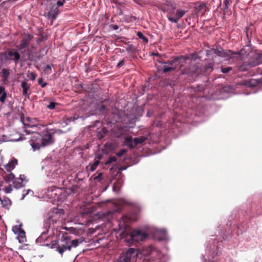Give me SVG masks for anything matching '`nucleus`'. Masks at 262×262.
<instances>
[{
    "label": "nucleus",
    "mask_w": 262,
    "mask_h": 262,
    "mask_svg": "<svg viewBox=\"0 0 262 262\" xmlns=\"http://www.w3.org/2000/svg\"><path fill=\"white\" fill-rule=\"evenodd\" d=\"M38 82L41 88H44L47 85V83L43 82L41 78H40L38 79Z\"/></svg>",
    "instance_id": "nucleus-38"
},
{
    "label": "nucleus",
    "mask_w": 262,
    "mask_h": 262,
    "mask_svg": "<svg viewBox=\"0 0 262 262\" xmlns=\"http://www.w3.org/2000/svg\"><path fill=\"white\" fill-rule=\"evenodd\" d=\"M18 234L22 238L25 237V232L23 230V229L20 232L18 233Z\"/></svg>",
    "instance_id": "nucleus-44"
},
{
    "label": "nucleus",
    "mask_w": 262,
    "mask_h": 262,
    "mask_svg": "<svg viewBox=\"0 0 262 262\" xmlns=\"http://www.w3.org/2000/svg\"><path fill=\"white\" fill-rule=\"evenodd\" d=\"M64 1H58L56 3V4H55L57 7L62 6L64 4Z\"/></svg>",
    "instance_id": "nucleus-45"
},
{
    "label": "nucleus",
    "mask_w": 262,
    "mask_h": 262,
    "mask_svg": "<svg viewBox=\"0 0 262 262\" xmlns=\"http://www.w3.org/2000/svg\"><path fill=\"white\" fill-rule=\"evenodd\" d=\"M105 110V106L104 105H101L99 108L100 112H101Z\"/></svg>",
    "instance_id": "nucleus-46"
},
{
    "label": "nucleus",
    "mask_w": 262,
    "mask_h": 262,
    "mask_svg": "<svg viewBox=\"0 0 262 262\" xmlns=\"http://www.w3.org/2000/svg\"><path fill=\"white\" fill-rule=\"evenodd\" d=\"M112 28L115 30H116L118 29V26L116 25H113L112 26Z\"/></svg>",
    "instance_id": "nucleus-48"
},
{
    "label": "nucleus",
    "mask_w": 262,
    "mask_h": 262,
    "mask_svg": "<svg viewBox=\"0 0 262 262\" xmlns=\"http://www.w3.org/2000/svg\"><path fill=\"white\" fill-rule=\"evenodd\" d=\"M22 230V228H21V225L19 226H14L12 227V231L15 234H17L20 232V231Z\"/></svg>",
    "instance_id": "nucleus-31"
},
{
    "label": "nucleus",
    "mask_w": 262,
    "mask_h": 262,
    "mask_svg": "<svg viewBox=\"0 0 262 262\" xmlns=\"http://www.w3.org/2000/svg\"><path fill=\"white\" fill-rule=\"evenodd\" d=\"M26 134L29 135L31 132H26Z\"/></svg>",
    "instance_id": "nucleus-52"
},
{
    "label": "nucleus",
    "mask_w": 262,
    "mask_h": 262,
    "mask_svg": "<svg viewBox=\"0 0 262 262\" xmlns=\"http://www.w3.org/2000/svg\"><path fill=\"white\" fill-rule=\"evenodd\" d=\"M0 200L2 201V204L4 207H7L11 205V201L9 199L2 201L0 198Z\"/></svg>",
    "instance_id": "nucleus-34"
},
{
    "label": "nucleus",
    "mask_w": 262,
    "mask_h": 262,
    "mask_svg": "<svg viewBox=\"0 0 262 262\" xmlns=\"http://www.w3.org/2000/svg\"><path fill=\"white\" fill-rule=\"evenodd\" d=\"M4 55L6 60H12L15 64L18 63L20 58L19 53L15 50H11L8 52H6Z\"/></svg>",
    "instance_id": "nucleus-8"
},
{
    "label": "nucleus",
    "mask_w": 262,
    "mask_h": 262,
    "mask_svg": "<svg viewBox=\"0 0 262 262\" xmlns=\"http://www.w3.org/2000/svg\"><path fill=\"white\" fill-rule=\"evenodd\" d=\"M47 133L44 135L42 138V147L51 145L54 143V139H53L52 135L50 132Z\"/></svg>",
    "instance_id": "nucleus-12"
},
{
    "label": "nucleus",
    "mask_w": 262,
    "mask_h": 262,
    "mask_svg": "<svg viewBox=\"0 0 262 262\" xmlns=\"http://www.w3.org/2000/svg\"><path fill=\"white\" fill-rule=\"evenodd\" d=\"M101 126L102 123L100 121L96 120L93 124L89 126L88 129L89 131H97Z\"/></svg>",
    "instance_id": "nucleus-19"
},
{
    "label": "nucleus",
    "mask_w": 262,
    "mask_h": 262,
    "mask_svg": "<svg viewBox=\"0 0 262 262\" xmlns=\"http://www.w3.org/2000/svg\"><path fill=\"white\" fill-rule=\"evenodd\" d=\"M80 117H79L78 116H76L75 115L73 117H70L69 119H68V122H74L76 120L78 119V118H79Z\"/></svg>",
    "instance_id": "nucleus-41"
},
{
    "label": "nucleus",
    "mask_w": 262,
    "mask_h": 262,
    "mask_svg": "<svg viewBox=\"0 0 262 262\" xmlns=\"http://www.w3.org/2000/svg\"><path fill=\"white\" fill-rule=\"evenodd\" d=\"M125 169H126V167H123V166H122V167H120L119 168V170H121H121H125Z\"/></svg>",
    "instance_id": "nucleus-50"
},
{
    "label": "nucleus",
    "mask_w": 262,
    "mask_h": 262,
    "mask_svg": "<svg viewBox=\"0 0 262 262\" xmlns=\"http://www.w3.org/2000/svg\"><path fill=\"white\" fill-rule=\"evenodd\" d=\"M199 56L198 54L196 53L190 54L189 56H182L179 57L180 61L179 63L181 64V68L183 66V63H190L192 62H195L198 59H199Z\"/></svg>",
    "instance_id": "nucleus-9"
},
{
    "label": "nucleus",
    "mask_w": 262,
    "mask_h": 262,
    "mask_svg": "<svg viewBox=\"0 0 262 262\" xmlns=\"http://www.w3.org/2000/svg\"><path fill=\"white\" fill-rule=\"evenodd\" d=\"M62 1H64V2H65V1H66V0H62Z\"/></svg>",
    "instance_id": "nucleus-56"
},
{
    "label": "nucleus",
    "mask_w": 262,
    "mask_h": 262,
    "mask_svg": "<svg viewBox=\"0 0 262 262\" xmlns=\"http://www.w3.org/2000/svg\"><path fill=\"white\" fill-rule=\"evenodd\" d=\"M3 132H0V144L3 142H8V140H16V139L11 137H7V135L3 134Z\"/></svg>",
    "instance_id": "nucleus-24"
},
{
    "label": "nucleus",
    "mask_w": 262,
    "mask_h": 262,
    "mask_svg": "<svg viewBox=\"0 0 262 262\" xmlns=\"http://www.w3.org/2000/svg\"><path fill=\"white\" fill-rule=\"evenodd\" d=\"M31 146H32V148H33V150L34 151L36 150H38L40 149V148L41 146V144H40L39 143H35L34 142H33L31 144Z\"/></svg>",
    "instance_id": "nucleus-28"
},
{
    "label": "nucleus",
    "mask_w": 262,
    "mask_h": 262,
    "mask_svg": "<svg viewBox=\"0 0 262 262\" xmlns=\"http://www.w3.org/2000/svg\"><path fill=\"white\" fill-rule=\"evenodd\" d=\"M212 51L213 52V53L215 54V55L222 57L225 56V55H227L229 56H232L233 54H235L234 53L232 52L230 50L224 52L222 48H220L219 49H217L215 50L213 49Z\"/></svg>",
    "instance_id": "nucleus-15"
},
{
    "label": "nucleus",
    "mask_w": 262,
    "mask_h": 262,
    "mask_svg": "<svg viewBox=\"0 0 262 262\" xmlns=\"http://www.w3.org/2000/svg\"><path fill=\"white\" fill-rule=\"evenodd\" d=\"M17 164V160L14 158L5 165V169L8 172H11V171L15 168V165Z\"/></svg>",
    "instance_id": "nucleus-18"
},
{
    "label": "nucleus",
    "mask_w": 262,
    "mask_h": 262,
    "mask_svg": "<svg viewBox=\"0 0 262 262\" xmlns=\"http://www.w3.org/2000/svg\"><path fill=\"white\" fill-rule=\"evenodd\" d=\"M117 160V158L113 156V157H110L105 162V164L106 165L110 164L112 163V162H115Z\"/></svg>",
    "instance_id": "nucleus-33"
},
{
    "label": "nucleus",
    "mask_w": 262,
    "mask_h": 262,
    "mask_svg": "<svg viewBox=\"0 0 262 262\" xmlns=\"http://www.w3.org/2000/svg\"><path fill=\"white\" fill-rule=\"evenodd\" d=\"M21 85L23 88V95L28 96V90L30 89V85H28L26 81L22 82Z\"/></svg>",
    "instance_id": "nucleus-23"
},
{
    "label": "nucleus",
    "mask_w": 262,
    "mask_h": 262,
    "mask_svg": "<svg viewBox=\"0 0 262 262\" xmlns=\"http://www.w3.org/2000/svg\"><path fill=\"white\" fill-rule=\"evenodd\" d=\"M28 76L32 80H34L36 77V74L33 72L28 73Z\"/></svg>",
    "instance_id": "nucleus-39"
},
{
    "label": "nucleus",
    "mask_w": 262,
    "mask_h": 262,
    "mask_svg": "<svg viewBox=\"0 0 262 262\" xmlns=\"http://www.w3.org/2000/svg\"><path fill=\"white\" fill-rule=\"evenodd\" d=\"M260 63H262V53L255 54L251 61L249 63L244 62L239 67V70L241 71H246L250 68L255 67Z\"/></svg>",
    "instance_id": "nucleus-4"
},
{
    "label": "nucleus",
    "mask_w": 262,
    "mask_h": 262,
    "mask_svg": "<svg viewBox=\"0 0 262 262\" xmlns=\"http://www.w3.org/2000/svg\"><path fill=\"white\" fill-rule=\"evenodd\" d=\"M106 133V132H98V135H97L98 138H99L100 139L102 138L103 137H104V134Z\"/></svg>",
    "instance_id": "nucleus-43"
},
{
    "label": "nucleus",
    "mask_w": 262,
    "mask_h": 262,
    "mask_svg": "<svg viewBox=\"0 0 262 262\" xmlns=\"http://www.w3.org/2000/svg\"><path fill=\"white\" fill-rule=\"evenodd\" d=\"M83 237L71 239L70 236L66 235H63L59 243L56 246V251L62 256L63 253L67 251H71L72 248H76L78 245L84 242Z\"/></svg>",
    "instance_id": "nucleus-1"
},
{
    "label": "nucleus",
    "mask_w": 262,
    "mask_h": 262,
    "mask_svg": "<svg viewBox=\"0 0 262 262\" xmlns=\"http://www.w3.org/2000/svg\"><path fill=\"white\" fill-rule=\"evenodd\" d=\"M213 63L210 60L206 61L205 66L203 69H199L198 66H190L188 71L191 73H200L202 72H210L213 70Z\"/></svg>",
    "instance_id": "nucleus-6"
},
{
    "label": "nucleus",
    "mask_w": 262,
    "mask_h": 262,
    "mask_svg": "<svg viewBox=\"0 0 262 262\" xmlns=\"http://www.w3.org/2000/svg\"><path fill=\"white\" fill-rule=\"evenodd\" d=\"M7 137H11L16 139V140H8V141L16 142L18 141L23 140L25 138H24L19 132H12V134L7 135Z\"/></svg>",
    "instance_id": "nucleus-16"
},
{
    "label": "nucleus",
    "mask_w": 262,
    "mask_h": 262,
    "mask_svg": "<svg viewBox=\"0 0 262 262\" xmlns=\"http://www.w3.org/2000/svg\"><path fill=\"white\" fill-rule=\"evenodd\" d=\"M138 255L137 251L134 248H129L125 253H122L115 262H133Z\"/></svg>",
    "instance_id": "nucleus-3"
},
{
    "label": "nucleus",
    "mask_w": 262,
    "mask_h": 262,
    "mask_svg": "<svg viewBox=\"0 0 262 262\" xmlns=\"http://www.w3.org/2000/svg\"><path fill=\"white\" fill-rule=\"evenodd\" d=\"M100 131L104 132V131H106V130H105V129L104 128V127H102V128H101V130H100Z\"/></svg>",
    "instance_id": "nucleus-51"
},
{
    "label": "nucleus",
    "mask_w": 262,
    "mask_h": 262,
    "mask_svg": "<svg viewBox=\"0 0 262 262\" xmlns=\"http://www.w3.org/2000/svg\"><path fill=\"white\" fill-rule=\"evenodd\" d=\"M137 35L138 36V37L142 39V40L145 43H147L148 42V39H147V38L145 36H144L141 32H140V31L138 32L137 33Z\"/></svg>",
    "instance_id": "nucleus-27"
},
{
    "label": "nucleus",
    "mask_w": 262,
    "mask_h": 262,
    "mask_svg": "<svg viewBox=\"0 0 262 262\" xmlns=\"http://www.w3.org/2000/svg\"><path fill=\"white\" fill-rule=\"evenodd\" d=\"M174 8L172 6H170V7H168L167 8L163 9L162 10L163 12H166L168 13L169 14H172L174 13Z\"/></svg>",
    "instance_id": "nucleus-29"
},
{
    "label": "nucleus",
    "mask_w": 262,
    "mask_h": 262,
    "mask_svg": "<svg viewBox=\"0 0 262 262\" xmlns=\"http://www.w3.org/2000/svg\"><path fill=\"white\" fill-rule=\"evenodd\" d=\"M158 252V251L152 246H150L146 250L145 254H148L151 258H155L156 254Z\"/></svg>",
    "instance_id": "nucleus-20"
},
{
    "label": "nucleus",
    "mask_w": 262,
    "mask_h": 262,
    "mask_svg": "<svg viewBox=\"0 0 262 262\" xmlns=\"http://www.w3.org/2000/svg\"><path fill=\"white\" fill-rule=\"evenodd\" d=\"M112 144H105V147H106V148H111V146H112Z\"/></svg>",
    "instance_id": "nucleus-49"
},
{
    "label": "nucleus",
    "mask_w": 262,
    "mask_h": 262,
    "mask_svg": "<svg viewBox=\"0 0 262 262\" xmlns=\"http://www.w3.org/2000/svg\"><path fill=\"white\" fill-rule=\"evenodd\" d=\"M44 72L47 74H50L52 73L51 66L48 64L44 68Z\"/></svg>",
    "instance_id": "nucleus-32"
},
{
    "label": "nucleus",
    "mask_w": 262,
    "mask_h": 262,
    "mask_svg": "<svg viewBox=\"0 0 262 262\" xmlns=\"http://www.w3.org/2000/svg\"><path fill=\"white\" fill-rule=\"evenodd\" d=\"M147 237V234L140 230H133L130 233V237L133 241H143Z\"/></svg>",
    "instance_id": "nucleus-10"
},
{
    "label": "nucleus",
    "mask_w": 262,
    "mask_h": 262,
    "mask_svg": "<svg viewBox=\"0 0 262 262\" xmlns=\"http://www.w3.org/2000/svg\"><path fill=\"white\" fill-rule=\"evenodd\" d=\"M147 139H148V137L145 136L135 138L134 139L131 137H127L125 139L124 144L130 149H133L135 148L138 144L143 143Z\"/></svg>",
    "instance_id": "nucleus-5"
},
{
    "label": "nucleus",
    "mask_w": 262,
    "mask_h": 262,
    "mask_svg": "<svg viewBox=\"0 0 262 262\" xmlns=\"http://www.w3.org/2000/svg\"><path fill=\"white\" fill-rule=\"evenodd\" d=\"M7 93L4 86H0V102L4 103L6 101Z\"/></svg>",
    "instance_id": "nucleus-21"
},
{
    "label": "nucleus",
    "mask_w": 262,
    "mask_h": 262,
    "mask_svg": "<svg viewBox=\"0 0 262 262\" xmlns=\"http://www.w3.org/2000/svg\"><path fill=\"white\" fill-rule=\"evenodd\" d=\"M25 177L24 175H20L19 178H14L13 181V186L16 189H18L23 187L24 185L23 184V182L25 181Z\"/></svg>",
    "instance_id": "nucleus-13"
},
{
    "label": "nucleus",
    "mask_w": 262,
    "mask_h": 262,
    "mask_svg": "<svg viewBox=\"0 0 262 262\" xmlns=\"http://www.w3.org/2000/svg\"><path fill=\"white\" fill-rule=\"evenodd\" d=\"M3 190L6 193H10L12 191V185H9V186L5 187L3 188Z\"/></svg>",
    "instance_id": "nucleus-35"
},
{
    "label": "nucleus",
    "mask_w": 262,
    "mask_h": 262,
    "mask_svg": "<svg viewBox=\"0 0 262 262\" xmlns=\"http://www.w3.org/2000/svg\"><path fill=\"white\" fill-rule=\"evenodd\" d=\"M99 163L100 162L99 160H96L93 164L90 165V170L92 171H94L96 169Z\"/></svg>",
    "instance_id": "nucleus-30"
},
{
    "label": "nucleus",
    "mask_w": 262,
    "mask_h": 262,
    "mask_svg": "<svg viewBox=\"0 0 262 262\" xmlns=\"http://www.w3.org/2000/svg\"><path fill=\"white\" fill-rule=\"evenodd\" d=\"M3 178L6 183H9L11 181L13 182L15 178V176L12 172H10V173L4 175Z\"/></svg>",
    "instance_id": "nucleus-22"
},
{
    "label": "nucleus",
    "mask_w": 262,
    "mask_h": 262,
    "mask_svg": "<svg viewBox=\"0 0 262 262\" xmlns=\"http://www.w3.org/2000/svg\"><path fill=\"white\" fill-rule=\"evenodd\" d=\"M114 190H116V187H115V186L114 187Z\"/></svg>",
    "instance_id": "nucleus-55"
},
{
    "label": "nucleus",
    "mask_w": 262,
    "mask_h": 262,
    "mask_svg": "<svg viewBox=\"0 0 262 262\" xmlns=\"http://www.w3.org/2000/svg\"><path fill=\"white\" fill-rule=\"evenodd\" d=\"M33 36L30 34L26 35L22 39L20 43L18 46L19 49H23L26 48L32 40Z\"/></svg>",
    "instance_id": "nucleus-14"
},
{
    "label": "nucleus",
    "mask_w": 262,
    "mask_h": 262,
    "mask_svg": "<svg viewBox=\"0 0 262 262\" xmlns=\"http://www.w3.org/2000/svg\"><path fill=\"white\" fill-rule=\"evenodd\" d=\"M2 77L3 79V80L5 81L7 80L8 77L10 75V72L9 70L7 69H3L2 70Z\"/></svg>",
    "instance_id": "nucleus-25"
},
{
    "label": "nucleus",
    "mask_w": 262,
    "mask_h": 262,
    "mask_svg": "<svg viewBox=\"0 0 262 262\" xmlns=\"http://www.w3.org/2000/svg\"><path fill=\"white\" fill-rule=\"evenodd\" d=\"M58 13L59 9L57 6L55 4L51 5L46 16L48 18H51L53 21L56 19Z\"/></svg>",
    "instance_id": "nucleus-11"
},
{
    "label": "nucleus",
    "mask_w": 262,
    "mask_h": 262,
    "mask_svg": "<svg viewBox=\"0 0 262 262\" xmlns=\"http://www.w3.org/2000/svg\"><path fill=\"white\" fill-rule=\"evenodd\" d=\"M186 12V11L185 10L179 9L177 11L175 16L179 20V19L184 15Z\"/></svg>",
    "instance_id": "nucleus-26"
},
{
    "label": "nucleus",
    "mask_w": 262,
    "mask_h": 262,
    "mask_svg": "<svg viewBox=\"0 0 262 262\" xmlns=\"http://www.w3.org/2000/svg\"><path fill=\"white\" fill-rule=\"evenodd\" d=\"M168 19L170 21V22H172V23H178V21H179V20L178 19V18H176V17H170V16H168Z\"/></svg>",
    "instance_id": "nucleus-36"
},
{
    "label": "nucleus",
    "mask_w": 262,
    "mask_h": 262,
    "mask_svg": "<svg viewBox=\"0 0 262 262\" xmlns=\"http://www.w3.org/2000/svg\"><path fill=\"white\" fill-rule=\"evenodd\" d=\"M232 68L231 67H226L222 68L221 71L224 73H227L229 71L231 70Z\"/></svg>",
    "instance_id": "nucleus-40"
},
{
    "label": "nucleus",
    "mask_w": 262,
    "mask_h": 262,
    "mask_svg": "<svg viewBox=\"0 0 262 262\" xmlns=\"http://www.w3.org/2000/svg\"><path fill=\"white\" fill-rule=\"evenodd\" d=\"M123 63H124L123 60L120 61L117 64V67H120L122 66L123 64Z\"/></svg>",
    "instance_id": "nucleus-47"
},
{
    "label": "nucleus",
    "mask_w": 262,
    "mask_h": 262,
    "mask_svg": "<svg viewBox=\"0 0 262 262\" xmlns=\"http://www.w3.org/2000/svg\"><path fill=\"white\" fill-rule=\"evenodd\" d=\"M30 191V190H28V192L26 194V195H27V194L29 193V192Z\"/></svg>",
    "instance_id": "nucleus-54"
},
{
    "label": "nucleus",
    "mask_w": 262,
    "mask_h": 262,
    "mask_svg": "<svg viewBox=\"0 0 262 262\" xmlns=\"http://www.w3.org/2000/svg\"><path fill=\"white\" fill-rule=\"evenodd\" d=\"M56 104V103H55L54 102H51L50 103V104L49 105H48V108L50 110H53V109L55 108Z\"/></svg>",
    "instance_id": "nucleus-42"
},
{
    "label": "nucleus",
    "mask_w": 262,
    "mask_h": 262,
    "mask_svg": "<svg viewBox=\"0 0 262 262\" xmlns=\"http://www.w3.org/2000/svg\"><path fill=\"white\" fill-rule=\"evenodd\" d=\"M63 210L58 208H54L48 214L49 217L47 221V224L49 227L51 225L54 226L57 223H61L63 215Z\"/></svg>",
    "instance_id": "nucleus-2"
},
{
    "label": "nucleus",
    "mask_w": 262,
    "mask_h": 262,
    "mask_svg": "<svg viewBox=\"0 0 262 262\" xmlns=\"http://www.w3.org/2000/svg\"><path fill=\"white\" fill-rule=\"evenodd\" d=\"M160 132H149L148 139L153 142H158L160 140L159 136Z\"/></svg>",
    "instance_id": "nucleus-17"
},
{
    "label": "nucleus",
    "mask_w": 262,
    "mask_h": 262,
    "mask_svg": "<svg viewBox=\"0 0 262 262\" xmlns=\"http://www.w3.org/2000/svg\"><path fill=\"white\" fill-rule=\"evenodd\" d=\"M127 151L126 149L123 148V149H121L119 152H118L117 153H116V155L120 157H121L122 156H123L125 153H126V152Z\"/></svg>",
    "instance_id": "nucleus-37"
},
{
    "label": "nucleus",
    "mask_w": 262,
    "mask_h": 262,
    "mask_svg": "<svg viewBox=\"0 0 262 262\" xmlns=\"http://www.w3.org/2000/svg\"><path fill=\"white\" fill-rule=\"evenodd\" d=\"M102 176V173H99L98 177H100Z\"/></svg>",
    "instance_id": "nucleus-53"
},
{
    "label": "nucleus",
    "mask_w": 262,
    "mask_h": 262,
    "mask_svg": "<svg viewBox=\"0 0 262 262\" xmlns=\"http://www.w3.org/2000/svg\"><path fill=\"white\" fill-rule=\"evenodd\" d=\"M178 61H180L179 57H178L174 60H168L167 62H161L162 63L164 64V66L162 68L163 72L165 73L175 70L177 68V67L174 64L175 62Z\"/></svg>",
    "instance_id": "nucleus-7"
}]
</instances>
